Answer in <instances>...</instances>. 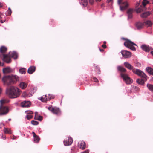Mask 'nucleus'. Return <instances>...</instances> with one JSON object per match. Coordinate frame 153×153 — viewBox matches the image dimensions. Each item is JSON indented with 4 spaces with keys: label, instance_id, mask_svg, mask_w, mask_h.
<instances>
[{
    "label": "nucleus",
    "instance_id": "79ce46f5",
    "mask_svg": "<svg viewBox=\"0 0 153 153\" xmlns=\"http://www.w3.org/2000/svg\"><path fill=\"white\" fill-rule=\"evenodd\" d=\"M31 123L33 125H36L38 124L39 122L36 121L32 120L31 121Z\"/></svg>",
    "mask_w": 153,
    "mask_h": 153
},
{
    "label": "nucleus",
    "instance_id": "bf43d9fd",
    "mask_svg": "<svg viewBox=\"0 0 153 153\" xmlns=\"http://www.w3.org/2000/svg\"><path fill=\"white\" fill-rule=\"evenodd\" d=\"M99 50L101 52H103L104 51V50L103 49H101L100 48H99Z\"/></svg>",
    "mask_w": 153,
    "mask_h": 153
},
{
    "label": "nucleus",
    "instance_id": "39448f33",
    "mask_svg": "<svg viewBox=\"0 0 153 153\" xmlns=\"http://www.w3.org/2000/svg\"><path fill=\"white\" fill-rule=\"evenodd\" d=\"M10 111L9 108L7 106H0V115L7 114Z\"/></svg>",
    "mask_w": 153,
    "mask_h": 153
},
{
    "label": "nucleus",
    "instance_id": "f3484780",
    "mask_svg": "<svg viewBox=\"0 0 153 153\" xmlns=\"http://www.w3.org/2000/svg\"><path fill=\"white\" fill-rule=\"evenodd\" d=\"M48 95H43L42 97H40L38 98V99L40 100L42 102H45L49 100L48 99Z\"/></svg>",
    "mask_w": 153,
    "mask_h": 153
},
{
    "label": "nucleus",
    "instance_id": "a211bd4d",
    "mask_svg": "<svg viewBox=\"0 0 153 153\" xmlns=\"http://www.w3.org/2000/svg\"><path fill=\"white\" fill-rule=\"evenodd\" d=\"M9 100L7 99H2L0 100V106H4L3 105L9 102Z\"/></svg>",
    "mask_w": 153,
    "mask_h": 153
},
{
    "label": "nucleus",
    "instance_id": "a18cd8bd",
    "mask_svg": "<svg viewBox=\"0 0 153 153\" xmlns=\"http://www.w3.org/2000/svg\"><path fill=\"white\" fill-rule=\"evenodd\" d=\"M22 95L24 97H26L27 96L26 92V91L23 92L22 93Z\"/></svg>",
    "mask_w": 153,
    "mask_h": 153
},
{
    "label": "nucleus",
    "instance_id": "9b49d317",
    "mask_svg": "<svg viewBox=\"0 0 153 153\" xmlns=\"http://www.w3.org/2000/svg\"><path fill=\"white\" fill-rule=\"evenodd\" d=\"M121 53L123 57L125 58H128L131 57V54L130 52L126 50H122Z\"/></svg>",
    "mask_w": 153,
    "mask_h": 153
},
{
    "label": "nucleus",
    "instance_id": "473e14b6",
    "mask_svg": "<svg viewBox=\"0 0 153 153\" xmlns=\"http://www.w3.org/2000/svg\"><path fill=\"white\" fill-rule=\"evenodd\" d=\"M144 23L147 27L151 26L153 24L152 22L150 20L146 21L144 22Z\"/></svg>",
    "mask_w": 153,
    "mask_h": 153
},
{
    "label": "nucleus",
    "instance_id": "7c9ffc66",
    "mask_svg": "<svg viewBox=\"0 0 153 153\" xmlns=\"http://www.w3.org/2000/svg\"><path fill=\"white\" fill-rule=\"evenodd\" d=\"M146 70L149 74L153 75V69L152 68L150 67H148L146 68Z\"/></svg>",
    "mask_w": 153,
    "mask_h": 153
},
{
    "label": "nucleus",
    "instance_id": "aec40b11",
    "mask_svg": "<svg viewBox=\"0 0 153 153\" xmlns=\"http://www.w3.org/2000/svg\"><path fill=\"white\" fill-rule=\"evenodd\" d=\"M3 71L4 73L8 74L11 73L12 70L10 67H7L3 69Z\"/></svg>",
    "mask_w": 153,
    "mask_h": 153
},
{
    "label": "nucleus",
    "instance_id": "f257e3e1",
    "mask_svg": "<svg viewBox=\"0 0 153 153\" xmlns=\"http://www.w3.org/2000/svg\"><path fill=\"white\" fill-rule=\"evenodd\" d=\"M21 93V91L17 87L11 86L6 91V94L11 98H15L18 97Z\"/></svg>",
    "mask_w": 153,
    "mask_h": 153
},
{
    "label": "nucleus",
    "instance_id": "69168bd1",
    "mask_svg": "<svg viewBox=\"0 0 153 153\" xmlns=\"http://www.w3.org/2000/svg\"><path fill=\"white\" fill-rule=\"evenodd\" d=\"M8 120H9V121H10V120H11V119H8Z\"/></svg>",
    "mask_w": 153,
    "mask_h": 153
},
{
    "label": "nucleus",
    "instance_id": "6e6d98bb",
    "mask_svg": "<svg viewBox=\"0 0 153 153\" xmlns=\"http://www.w3.org/2000/svg\"><path fill=\"white\" fill-rule=\"evenodd\" d=\"M5 20H0V22H1V23H4L5 22Z\"/></svg>",
    "mask_w": 153,
    "mask_h": 153
},
{
    "label": "nucleus",
    "instance_id": "0eeeda50",
    "mask_svg": "<svg viewBox=\"0 0 153 153\" xmlns=\"http://www.w3.org/2000/svg\"><path fill=\"white\" fill-rule=\"evenodd\" d=\"M2 81L5 85L8 86L11 84L9 75L4 76L2 79Z\"/></svg>",
    "mask_w": 153,
    "mask_h": 153
},
{
    "label": "nucleus",
    "instance_id": "09e8293b",
    "mask_svg": "<svg viewBox=\"0 0 153 153\" xmlns=\"http://www.w3.org/2000/svg\"><path fill=\"white\" fill-rule=\"evenodd\" d=\"M89 150L88 149L86 150L81 153H89Z\"/></svg>",
    "mask_w": 153,
    "mask_h": 153
},
{
    "label": "nucleus",
    "instance_id": "dca6fc26",
    "mask_svg": "<svg viewBox=\"0 0 153 153\" xmlns=\"http://www.w3.org/2000/svg\"><path fill=\"white\" fill-rule=\"evenodd\" d=\"M21 106L23 107H28L31 105V103L30 101H24L22 102Z\"/></svg>",
    "mask_w": 153,
    "mask_h": 153
},
{
    "label": "nucleus",
    "instance_id": "20e7f679",
    "mask_svg": "<svg viewBox=\"0 0 153 153\" xmlns=\"http://www.w3.org/2000/svg\"><path fill=\"white\" fill-rule=\"evenodd\" d=\"M121 76L126 84H129L132 83L133 81L132 79L127 74L121 73Z\"/></svg>",
    "mask_w": 153,
    "mask_h": 153
},
{
    "label": "nucleus",
    "instance_id": "6e6552de",
    "mask_svg": "<svg viewBox=\"0 0 153 153\" xmlns=\"http://www.w3.org/2000/svg\"><path fill=\"white\" fill-rule=\"evenodd\" d=\"M48 109L52 113L56 115H59L61 114V111L60 109L57 107L51 106L49 107Z\"/></svg>",
    "mask_w": 153,
    "mask_h": 153
},
{
    "label": "nucleus",
    "instance_id": "4be33fe9",
    "mask_svg": "<svg viewBox=\"0 0 153 153\" xmlns=\"http://www.w3.org/2000/svg\"><path fill=\"white\" fill-rule=\"evenodd\" d=\"M9 55L11 57H12L14 59H16L17 58L18 55L17 53L15 52H10Z\"/></svg>",
    "mask_w": 153,
    "mask_h": 153
},
{
    "label": "nucleus",
    "instance_id": "2eb2a0df",
    "mask_svg": "<svg viewBox=\"0 0 153 153\" xmlns=\"http://www.w3.org/2000/svg\"><path fill=\"white\" fill-rule=\"evenodd\" d=\"M28 85L27 82H21L19 85V86L22 90L25 89Z\"/></svg>",
    "mask_w": 153,
    "mask_h": 153
},
{
    "label": "nucleus",
    "instance_id": "0e129e2a",
    "mask_svg": "<svg viewBox=\"0 0 153 153\" xmlns=\"http://www.w3.org/2000/svg\"><path fill=\"white\" fill-rule=\"evenodd\" d=\"M106 42H105V41L104 42V44H106Z\"/></svg>",
    "mask_w": 153,
    "mask_h": 153
},
{
    "label": "nucleus",
    "instance_id": "bb28decb",
    "mask_svg": "<svg viewBox=\"0 0 153 153\" xmlns=\"http://www.w3.org/2000/svg\"><path fill=\"white\" fill-rule=\"evenodd\" d=\"M141 78L142 79H137L136 81L138 83L141 85H143L144 84V82L146 81L144 80L143 77Z\"/></svg>",
    "mask_w": 153,
    "mask_h": 153
},
{
    "label": "nucleus",
    "instance_id": "49530a36",
    "mask_svg": "<svg viewBox=\"0 0 153 153\" xmlns=\"http://www.w3.org/2000/svg\"><path fill=\"white\" fill-rule=\"evenodd\" d=\"M4 13H1L0 12V19H2L3 16H4Z\"/></svg>",
    "mask_w": 153,
    "mask_h": 153
},
{
    "label": "nucleus",
    "instance_id": "cd10ccee",
    "mask_svg": "<svg viewBox=\"0 0 153 153\" xmlns=\"http://www.w3.org/2000/svg\"><path fill=\"white\" fill-rule=\"evenodd\" d=\"M81 5L84 7H85L87 5L88 2L87 0H81L80 2Z\"/></svg>",
    "mask_w": 153,
    "mask_h": 153
},
{
    "label": "nucleus",
    "instance_id": "c85d7f7f",
    "mask_svg": "<svg viewBox=\"0 0 153 153\" xmlns=\"http://www.w3.org/2000/svg\"><path fill=\"white\" fill-rule=\"evenodd\" d=\"M7 50V48L4 46H2L0 48V52L2 53H5Z\"/></svg>",
    "mask_w": 153,
    "mask_h": 153
},
{
    "label": "nucleus",
    "instance_id": "4c0bfd02",
    "mask_svg": "<svg viewBox=\"0 0 153 153\" xmlns=\"http://www.w3.org/2000/svg\"><path fill=\"white\" fill-rule=\"evenodd\" d=\"M48 99L49 100L51 99H53L55 98V96L53 94H49L48 95Z\"/></svg>",
    "mask_w": 153,
    "mask_h": 153
},
{
    "label": "nucleus",
    "instance_id": "4468645a",
    "mask_svg": "<svg viewBox=\"0 0 153 153\" xmlns=\"http://www.w3.org/2000/svg\"><path fill=\"white\" fill-rule=\"evenodd\" d=\"M72 138L70 137H69L68 139L64 140L63 141L64 144L65 146L70 145L72 143Z\"/></svg>",
    "mask_w": 153,
    "mask_h": 153
},
{
    "label": "nucleus",
    "instance_id": "a878e982",
    "mask_svg": "<svg viewBox=\"0 0 153 153\" xmlns=\"http://www.w3.org/2000/svg\"><path fill=\"white\" fill-rule=\"evenodd\" d=\"M124 66L128 69L130 70L132 69V70L134 69L133 67L129 63L125 62L124 63Z\"/></svg>",
    "mask_w": 153,
    "mask_h": 153
},
{
    "label": "nucleus",
    "instance_id": "f704fd0d",
    "mask_svg": "<svg viewBox=\"0 0 153 153\" xmlns=\"http://www.w3.org/2000/svg\"><path fill=\"white\" fill-rule=\"evenodd\" d=\"M149 1L147 0H143L142 2V5L144 7L149 3Z\"/></svg>",
    "mask_w": 153,
    "mask_h": 153
},
{
    "label": "nucleus",
    "instance_id": "c03bdc74",
    "mask_svg": "<svg viewBox=\"0 0 153 153\" xmlns=\"http://www.w3.org/2000/svg\"><path fill=\"white\" fill-rule=\"evenodd\" d=\"M10 137L12 140H15L18 137V136H16L13 135L12 136H10Z\"/></svg>",
    "mask_w": 153,
    "mask_h": 153
},
{
    "label": "nucleus",
    "instance_id": "72a5a7b5",
    "mask_svg": "<svg viewBox=\"0 0 153 153\" xmlns=\"http://www.w3.org/2000/svg\"><path fill=\"white\" fill-rule=\"evenodd\" d=\"M147 86L149 90L153 92V85L148 83L147 84Z\"/></svg>",
    "mask_w": 153,
    "mask_h": 153
},
{
    "label": "nucleus",
    "instance_id": "ea45409f",
    "mask_svg": "<svg viewBox=\"0 0 153 153\" xmlns=\"http://www.w3.org/2000/svg\"><path fill=\"white\" fill-rule=\"evenodd\" d=\"M25 113L27 115H32L33 114V112L32 111L30 110L27 111L25 112Z\"/></svg>",
    "mask_w": 153,
    "mask_h": 153
},
{
    "label": "nucleus",
    "instance_id": "58836bf2",
    "mask_svg": "<svg viewBox=\"0 0 153 153\" xmlns=\"http://www.w3.org/2000/svg\"><path fill=\"white\" fill-rule=\"evenodd\" d=\"M133 12V10L131 8L128 9L127 11V14H131Z\"/></svg>",
    "mask_w": 153,
    "mask_h": 153
},
{
    "label": "nucleus",
    "instance_id": "f03ea898",
    "mask_svg": "<svg viewBox=\"0 0 153 153\" xmlns=\"http://www.w3.org/2000/svg\"><path fill=\"white\" fill-rule=\"evenodd\" d=\"M123 0H117V3L120 6V10L122 11L125 10L129 6V4L127 2H122Z\"/></svg>",
    "mask_w": 153,
    "mask_h": 153
},
{
    "label": "nucleus",
    "instance_id": "052dcab7",
    "mask_svg": "<svg viewBox=\"0 0 153 153\" xmlns=\"http://www.w3.org/2000/svg\"><path fill=\"white\" fill-rule=\"evenodd\" d=\"M139 3H137L136 4V5L137 6H139Z\"/></svg>",
    "mask_w": 153,
    "mask_h": 153
},
{
    "label": "nucleus",
    "instance_id": "37998d69",
    "mask_svg": "<svg viewBox=\"0 0 153 153\" xmlns=\"http://www.w3.org/2000/svg\"><path fill=\"white\" fill-rule=\"evenodd\" d=\"M33 117V116L32 115L29 114L26 116V118H27L28 120H30Z\"/></svg>",
    "mask_w": 153,
    "mask_h": 153
},
{
    "label": "nucleus",
    "instance_id": "c9c22d12",
    "mask_svg": "<svg viewBox=\"0 0 153 153\" xmlns=\"http://www.w3.org/2000/svg\"><path fill=\"white\" fill-rule=\"evenodd\" d=\"M96 2H100L102 1V0H89V3L91 4H94V1Z\"/></svg>",
    "mask_w": 153,
    "mask_h": 153
},
{
    "label": "nucleus",
    "instance_id": "603ef678",
    "mask_svg": "<svg viewBox=\"0 0 153 153\" xmlns=\"http://www.w3.org/2000/svg\"><path fill=\"white\" fill-rule=\"evenodd\" d=\"M38 116H39V115H38V112H35V116H36V118L38 117Z\"/></svg>",
    "mask_w": 153,
    "mask_h": 153
},
{
    "label": "nucleus",
    "instance_id": "a19ab883",
    "mask_svg": "<svg viewBox=\"0 0 153 153\" xmlns=\"http://www.w3.org/2000/svg\"><path fill=\"white\" fill-rule=\"evenodd\" d=\"M36 116H35L34 117V119L38 120L39 121H41L42 119V116H38V117L36 118Z\"/></svg>",
    "mask_w": 153,
    "mask_h": 153
},
{
    "label": "nucleus",
    "instance_id": "9d476101",
    "mask_svg": "<svg viewBox=\"0 0 153 153\" xmlns=\"http://www.w3.org/2000/svg\"><path fill=\"white\" fill-rule=\"evenodd\" d=\"M9 75L11 84L16 83L17 81L19 80V77L18 76L13 74Z\"/></svg>",
    "mask_w": 153,
    "mask_h": 153
},
{
    "label": "nucleus",
    "instance_id": "ddd939ff",
    "mask_svg": "<svg viewBox=\"0 0 153 153\" xmlns=\"http://www.w3.org/2000/svg\"><path fill=\"white\" fill-rule=\"evenodd\" d=\"M78 146L80 149L84 150L86 148V143L83 141H81L78 142Z\"/></svg>",
    "mask_w": 153,
    "mask_h": 153
},
{
    "label": "nucleus",
    "instance_id": "f8f14e48",
    "mask_svg": "<svg viewBox=\"0 0 153 153\" xmlns=\"http://www.w3.org/2000/svg\"><path fill=\"white\" fill-rule=\"evenodd\" d=\"M141 48L143 51L146 52H149L150 51L153 49L152 48L149 47L148 45L145 44H143L141 45Z\"/></svg>",
    "mask_w": 153,
    "mask_h": 153
},
{
    "label": "nucleus",
    "instance_id": "7ed1b4c3",
    "mask_svg": "<svg viewBox=\"0 0 153 153\" xmlns=\"http://www.w3.org/2000/svg\"><path fill=\"white\" fill-rule=\"evenodd\" d=\"M132 72L140 76L141 77H143L145 81L147 80V76L140 70L137 69H134L132 70Z\"/></svg>",
    "mask_w": 153,
    "mask_h": 153
},
{
    "label": "nucleus",
    "instance_id": "b1692460",
    "mask_svg": "<svg viewBox=\"0 0 153 153\" xmlns=\"http://www.w3.org/2000/svg\"><path fill=\"white\" fill-rule=\"evenodd\" d=\"M3 131L5 134H10L12 133V130L9 128H4L3 129Z\"/></svg>",
    "mask_w": 153,
    "mask_h": 153
},
{
    "label": "nucleus",
    "instance_id": "423d86ee",
    "mask_svg": "<svg viewBox=\"0 0 153 153\" xmlns=\"http://www.w3.org/2000/svg\"><path fill=\"white\" fill-rule=\"evenodd\" d=\"M124 44L126 47L133 51H135L136 48L134 45H136V44L131 41L128 40H126Z\"/></svg>",
    "mask_w": 153,
    "mask_h": 153
},
{
    "label": "nucleus",
    "instance_id": "393cba45",
    "mask_svg": "<svg viewBox=\"0 0 153 153\" xmlns=\"http://www.w3.org/2000/svg\"><path fill=\"white\" fill-rule=\"evenodd\" d=\"M135 25L137 29H140L143 27L144 24L142 22H138L136 23Z\"/></svg>",
    "mask_w": 153,
    "mask_h": 153
},
{
    "label": "nucleus",
    "instance_id": "864d4df0",
    "mask_svg": "<svg viewBox=\"0 0 153 153\" xmlns=\"http://www.w3.org/2000/svg\"><path fill=\"white\" fill-rule=\"evenodd\" d=\"M102 47L104 48H106V46L105 44H103L102 46Z\"/></svg>",
    "mask_w": 153,
    "mask_h": 153
},
{
    "label": "nucleus",
    "instance_id": "e433bc0d",
    "mask_svg": "<svg viewBox=\"0 0 153 153\" xmlns=\"http://www.w3.org/2000/svg\"><path fill=\"white\" fill-rule=\"evenodd\" d=\"M19 72L21 74H25L26 72L25 69L24 68H21L19 70Z\"/></svg>",
    "mask_w": 153,
    "mask_h": 153
},
{
    "label": "nucleus",
    "instance_id": "5701e85b",
    "mask_svg": "<svg viewBox=\"0 0 153 153\" xmlns=\"http://www.w3.org/2000/svg\"><path fill=\"white\" fill-rule=\"evenodd\" d=\"M32 134L34 137V141L36 143H38L40 140L39 136L36 135L34 132H32Z\"/></svg>",
    "mask_w": 153,
    "mask_h": 153
},
{
    "label": "nucleus",
    "instance_id": "13d9d810",
    "mask_svg": "<svg viewBox=\"0 0 153 153\" xmlns=\"http://www.w3.org/2000/svg\"><path fill=\"white\" fill-rule=\"evenodd\" d=\"M149 2L152 4H153V0H149Z\"/></svg>",
    "mask_w": 153,
    "mask_h": 153
},
{
    "label": "nucleus",
    "instance_id": "680f3d73",
    "mask_svg": "<svg viewBox=\"0 0 153 153\" xmlns=\"http://www.w3.org/2000/svg\"><path fill=\"white\" fill-rule=\"evenodd\" d=\"M151 53L153 56V51H151Z\"/></svg>",
    "mask_w": 153,
    "mask_h": 153
},
{
    "label": "nucleus",
    "instance_id": "de8ad7c7",
    "mask_svg": "<svg viewBox=\"0 0 153 153\" xmlns=\"http://www.w3.org/2000/svg\"><path fill=\"white\" fill-rule=\"evenodd\" d=\"M128 19H131L132 18V14H128Z\"/></svg>",
    "mask_w": 153,
    "mask_h": 153
},
{
    "label": "nucleus",
    "instance_id": "412c9836",
    "mask_svg": "<svg viewBox=\"0 0 153 153\" xmlns=\"http://www.w3.org/2000/svg\"><path fill=\"white\" fill-rule=\"evenodd\" d=\"M36 70V67L34 66H31L27 70L28 73L29 74H32Z\"/></svg>",
    "mask_w": 153,
    "mask_h": 153
},
{
    "label": "nucleus",
    "instance_id": "5fc2aeb1",
    "mask_svg": "<svg viewBox=\"0 0 153 153\" xmlns=\"http://www.w3.org/2000/svg\"><path fill=\"white\" fill-rule=\"evenodd\" d=\"M93 79H94V81L95 82H98V80L97 78L94 77V78Z\"/></svg>",
    "mask_w": 153,
    "mask_h": 153
},
{
    "label": "nucleus",
    "instance_id": "8fccbe9b",
    "mask_svg": "<svg viewBox=\"0 0 153 153\" xmlns=\"http://www.w3.org/2000/svg\"><path fill=\"white\" fill-rule=\"evenodd\" d=\"M7 11L8 12V14L9 15H10L11 13V9L10 8H9Z\"/></svg>",
    "mask_w": 153,
    "mask_h": 153
},
{
    "label": "nucleus",
    "instance_id": "2f4dec72",
    "mask_svg": "<svg viewBox=\"0 0 153 153\" xmlns=\"http://www.w3.org/2000/svg\"><path fill=\"white\" fill-rule=\"evenodd\" d=\"M145 9V7H142L141 6L140 7L136 9V11L137 13H140L142 12L143 10Z\"/></svg>",
    "mask_w": 153,
    "mask_h": 153
},
{
    "label": "nucleus",
    "instance_id": "e2e57ef3",
    "mask_svg": "<svg viewBox=\"0 0 153 153\" xmlns=\"http://www.w3.org/2000/svg\"><path fill=\"white\" fill-rule=\"evenodd\" d=\"M2 138L3 139L5 140V139H6V137H3Z\"/></svg>",
    "mask_w": 153,
    "mask_h": 153
},
{
    "label": "nucleus",
    "instance_id": "4d7b16f0",
    "mask_svg": "<svg viewBox=\"0 0 153 153\" xmlns=\"http://www.w3.org/2000/svg\"><path fill=\"white\" fill-rule=\"evenodd\" d=\"M3 6V3H2L1 2H0V7H1Z\"/></svg>",
    "mask_w": 153,
    "mask_h": 153
},
{
    "label": "nucleus",
    "instance_id": "6ab92c4d",
    "mask_svg": "<svg viewBox=\"0 0 153 153\" xmlns=\"http://www.w3.org/2000/svg\"><path fill=\"white\" fill-rule=\"evenodd\" d=\"M151 14V12L149 11L144 12L141 14L140 16L143 18H145L149 16Z\"/></svg>",
    "mask_w": 153,
    "mask_h": 153
},
{
    "label": "nucleus",
    "instance_id": "c756f323",
    "mask_svg": "<svg viewBox=\"0 0 153 153\" xmlns=\"http://www.w3.org/2000/svg\"><path fill=\"white\" fill-rule=\"evenodd\" d=\"M117 69L118 71L121 72H126V69L124 67L119 66L117 67Z\"/></svg>",
    "mask_w": 153,
    "mask_h": 153
},
{
    "label": "nucleus",
    "instance_id": "1a4fd4ad",
    "mask_svg": "<svg viewBox=\"0 0 153 153\" xmlns=\"http://www.w3.org/2000/svg\"><path fill=\"white\" fill-rule=\"evenodd\" d=\"M0 57L4 61L7 63H9L11 62V58L9 54H0Z\"/></svg>",
    "mask_w": 153,
    "mask_h": 153
},
{
    "label": "nucleus",
    "instance_id": "3c124183",
    "mask_svg": "<svg viewBox=\"0 0 153 153\" xmlns=\"http://www.w3.org/2000/svg\"><path fill=\"white\" fill-rule=\"evenodd\" d=\"M113 0H107V2L108 3H112Z\"/></svg>",
    "mask_w": 153,
    "mask_h": 153
}]
</instances>
